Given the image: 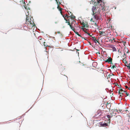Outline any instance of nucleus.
I'll return each instance as SVG.
<instances>
[{
	"mask_svg": "<svg viewBox=\"0 0 130 130\" xmlns=\"http://www.w3.org/2000/svg\"><path fill=\"white\" fill-rule=\"evenodd\" d=\"M65 20L66 21V22L68 23V24H77V23L75 21L74 19L71 18L70 16H69L68 15H66L65 17L63 16Z\"/></svg>",
	"mask_w": 130,
	"mask_h": 130,
	"instance_id": "obj_1",
	"label": "nucleus"
},
{
	"mask_svg": "<svg viewBox=\"0 0 130 130\" xmlns=\"http://www.w3.org/2000/svg\"><path fill=\"white\" fill-rule=\"evenodd\" d=\"M29 11L27 10L26 13V24H35L33 20H31L30 17H29Z\"/></svg>",
	"mask_w": 130,
	"mask_h": 130,
	"instance_id": "obj_2",
	"label": "nucleus"
},
{
	"mask_svg": "<svg viewBox=\"0 0 130 130\" xmlns=\"http://www.w3.org/2000/svg\"><path fill=\"white\" fill-rule=\"evenodd\" d=\"M70 27L74 31V32L77 35H78L82 39L84 38L82 36H81L75 30V28L73 26V25H69Z\"/></svg>",
	"mask_w": 130,
	"mask_h": 130,
	"instance_id": "obj_3",
	"label": "nucleus"
},
{
	"mask_svg": "<svg viewBox=\"0 0 130 130\" xmlns=\"http://www.w3.org/2000/svg\"><path fill=\"white\" fill-rule=\"evenodd\" d=\"M39 41L41 44H43L44 46L45 47H46L48 46V45H45V40L44 39H40V40H39Z\"/></svg>",
	"mask_w": 130,
	"mask_h": 130,
	"instance_id": "obj_4",
	"label": "nucleus"
},
{
	"mask_svg": "<svg viewBox=\"0 0 130 130\" xmlns=\"http://www.w3.org/2000/svg\"><path fill=\"white\" fill-rule=\"evenodd\" d=\"M94 15V17L95 19L98 20L100 19V14L99 13H95Z\"/></svg>",
	"mask_w": 130,
	"mask_h": 130,
	"instance_id": "obj_5",
	"label": "nucleus"
},
{
	"mask_svg": "<svg viewBox=\"0 0 130 130\" xmlns=\"http://www.w3.org/2000/svg\"><path fill=\"white\" fill-rule=\"evenodd\" d=\"M92 11L93 12V15H94L96 13V10H97L95 6H93L92 9Z\"/></svg>",
	"mask_w": 130,
	"mask_h": 130,
	"instance_id": "obj_6",
	"label": "nucleus"
},
{
	"mask_svg": "<svg viewBox=\"0 0 130 130\" xmlns=\"http://www.w3.org/2000/svg\"><path fill=\"white\" fill-rule=\"evenodd\" d=\"M112 59L110 57H109L107 60H103L105 62L110 63V62H112Z\"/></svg>",
	"mask_w": 130,
	"mask_h": 130,
	"instance_id": "obj_7",
	"label": "nucleus"
},
{
	"mask_svg": "<svg viewBox=\"0 0 130 130\" xmlns=\"http://www.w3.org/2000/svg\"><path fill=\"white\" fill-rule=\"evenodd\" d=\"M57 4L58 5L57 8L60 11V13H62V10L63 9L61 8L59 6V5L61 4V3L59 2V3Z\"/></svg>",
	"mask_w": 130,
	"mask_h": 130,
	"instance_id": "obj_8",
	"label": "nucleus"
},
{
	"mask_svg": "<svg viewBox=\"0 0 130 130\" xmlns=\"http://www.w3.org/2000/svg\"><path fill=\"white\" fill-rule=\"evenodd\" d=\"M73 26L74 27L75 29L77 30H79V29L81 28V27H80L79 25H77L76 26L75 25H74V26Z\"/></svg>",
	"mask_w": 130,
	"mask_h": 130,
	"instance_id": "obj_9",
	"label": "nucleus"
},
{
	"mask_svg": "<svg viewBox=\"0 0 130 130\" xmlns=\"http://www.w3.org/2000/svg\"><path fill=\"white\" fill-rule=\"evenodd\" d=\"M86 25H83L81 27V29L83 30V31H84L85 33H86V32H87V31H86L87 29H86V30H85V29L84 28H85L86 26Z\"/></svg>",
	"mask_w": 130,
	"mask_h": 130,
	"instance_id": "obj_10",
	"label": "nucleus"
},
{
	"mask_svg": "<svg viewBox=\"0 0 130 130\" xmlns=\"http://www.w3.org/2000/svg\"><path fill=\"white\" fill-rule=\"evenodd\" d=\"M106 26H105L106 28L109 29V28H110V29H112V26L111 25H106Z\"/></svg>",
	"mask_w": 130,
	"mask_h": 130,
	"instance_id": "obj_11",
	"label": "nucleus"
},
{
	"mask_svg": "<svg viewBox=\"0 0 130 130\" xmlns=\"http://www.w3.org/2000/svg\"><path fill=\"white\" fill-rule=\"evenodd\" d=\"M126 58V56H125V57H124L123 59V62L125 63V64H127V62L125 58Z\"/></svg>",
	"mask_w": 130,
	"mask_h": 130,
	"instance_id": "obj_12",
	"label": "nucleus"
},
{
	"mask_svg": "<svg viewBox=\"0 0 130 130\" xmlns=\"http://www.w3.org/2000/svg\"><path fill=\"white\" fill-rule=\"evenodd\" d=\"M111 104L110 103L107 102L106 104V107L107 108H110L111 107Z\"/></svg>",
	"mask_w": 130,
	"mask_h": 130,
	"instance_id": "obj_13",
	"label": "nucleus"
},
{
	"mask_svg": "<svg viewBox=\"0 0 130 130\" xmlns=\"http://www.w3.org/2000/svg\"><path fill=\"white\" fill-rule=\"evenodd\" d=\"M100 126H107L108 125L106 123H101L100 124Z\"/></svg>",
	"mask_w": 130,
	"mask_h": 130,
	"instance_id": "obj_14",
	"label": "nucleus"
},
{
	"mask_svg": "<svg viewBox=\"0 0 130 130\" xmlns=\"http://www.w3.org/2000/svg\"><path fill=\"white\" fill-rule=\"evenodd\" d=\"M99 33H100L101 35H102L103 34H105V35H104V36H105L106 34L105 32L104 31H99Z\"/></svg>",
	"mask_w": 130,
	"mask_h": 130,
	"instance_id": "obj_15",
	"label": "nucleus"
},
{
	"mask_svg": "<svg viewBox=\"0 0 130 130\" xmlns=\"http://www.w3.org/2000/svg\"><path fill=\"white\" fill-rule=\"evenodd\" d=\"M62 0H56V2L57 4H58V3H59V2H60V3H61Z\"/></svg>",
	"mask_w": 130,
	"mask_h": 130,
	"instance_id": "obj_16",
	"label": "nucleus"
},
{
	"mask_svg": "<svg viewBox=\"0 0 130 130\" xmlns=\"http://www.w3.org/2000/svg\"><path fill=\"white\" fill-rule=\"evenodd\" d=\"M72 14H71V15H70L71 18L72 19H74L75 18V17L74 15H72Z\"/></svg>",
	"mask_w": 130,
	"mask_h": 130,
	"instance_id": "obj_17",
	"label": "nucleus"
},
{
	"mask_svg": "<svg viewBox=\"0 0 130 130\" xmlns=\"http://www.w3.org/2000/svg\"><path fill=\"white\" fill-rule=\"evenodd\" d=\"M93 38L92 40L94 42H95V40H96V38L95 37H91Z\"/></svg>",
	"mask_w": 130,
	"mask_h": 130,
	"instance_id": "obj_18",
	"label": "nucleus"
},
{
	"mask_svg": "<svg viewBox=\"0 0 130 130\" xmlns=\"http://www.w3.org/2000/svg\"><path fill=\"white\" fill-rule=\"evenodd\" d=\"M63 78H65L66 80H68V78L67 77V76H66L65 75H63Z\"/></svg>",
	"mask_w": 130,
	"mask_h": 130,
	"instance_id": "obj_19",
	"label": "nucleus"
},
{
	"mask_svg": "<svg viewBox=\"0 0 130 130\" xmlns=\"http://www.w3.org/2000/svg\"><path fill=\"white\" fill-rule=\"evenodd\" d=\"M116 66L115 65H113L111 67V69H113L114 68H116Z\"/></svg>",
	"mask_w": 130,
	"mask_h": 130,
	"instance_id": "obj_20",
	"label": "nucleus"
},
{
	"mask_svg": "<svg viewBox=\"0 0 130 130\" xmlns=\"http://www.w3.org/2000/svg\"><path fill=\"white\" fill-rule=\"evenodd\" d=\"M118 93L119 94H122V93H123V92H121L120 90L119 89V91L118 92Z\"/></svg>",
	"mask_w": 130,
	"mask_h": 130,
	"instance_id": "obj_21",
	"label": "nucleus"
},
{
	"mask_svg": "<svg viewBox=\"0 0 130 130\" xmlns=\"http://www.w3.org/2000/svg\"><path fill=\"white\" fill-rule=\"evenodd\" d=\"M112 49L113 51H116V48L114 47H112Z\"/></svg>",
	"mask_w": 130,
	"mask_h": 130,
	"instance_id": "obj_22",
	"label": "nucleus"
},
{
	"mask_svg": "<svg viewBox=\"0 0 130 130\" xmlns=\"http://www.w3.org/2000/svg\"><path fill=\"white\" fill-rule=\"evenodd\" d=\"M110 21H111V20L110 19H108V22H109L108 23L109 24H111V22H110Z\"/></svg>",
	"mask_w": 130,
	"mask_h": 130,
	"instance_id": "obj_23",
	"label": "nucleus"
},
{
	"mask_svg": "<svg viewBox=\"0 0 130 130\" xmlns=\"http://www.w3.org/2000/svg\"><path fill=\"white\" fill-rule=\"evenodd\" d=\"M57 33L58 34H60V35L61 36H62V34L61 33V32H60V31H58L57 32Z\"/></svg>",
	"mask_w": 130,
	"mask_h": 130,
	"instance_id": "obj_24",
	"label": "nucleus"
},
{
	"mask_svg": "<svg viewBox=\"0 0 130 130\" xmlns=\"http://www.w3.org/2000/svg\"><path fill=\"white\" fill-rule=\"evenodd\" d=\"M107 118H109V120H110V118H111V117H110V115H107Z\"/></svg>",
	"mask_w": 130,
	"mask_h": 130,
	"instance_id": "obj_25",
	"label": "nucleus"
},
{
	"mask_svg": "<svg viewBox=\"0 0 130 130\" xmlns=\"http://www.w3.org/2000/svg\"><path fill=\"white\" fill-rule=\"evenodd\" d=\"M120 91H121V92H123H123H125V91H123V90L122 89H120Z\"/></svg>",
	"mask_w": 130,
	"mask_h": 130,
	"instance_id": "obj_26",
	"label": "nucleus"
},
{
	"mask_svg": "<svg viewBox=\"0 0 130 130\" xmlns=\"http://www.w3.org/2000/svg\"><path fill=\"white\" fill-rule=\"evenodd\" d=\"M114 111H116L117 112H118V113H119V112H118V109H114Z\"/></svg>",
	"mask_w": 130,
	"mask_h": 130,
	"instance_id": "obj_27",
	"label": "nucleus"
},
{
	"mask_svg": "<svg viewBox=\"0 0 130 130\" xmlns=\"http://www.w3.org/2000/svg\"><path fill=\"white\" fill-rule=\"evenodd\" d=\"M102 8L101 9V10L103 11H105V9L104 7V6L103 7L102 6Z\"/></svg>",
	"mask_w": 130,
	"mask_h": 130,
	"instance_id": "obj_28",
	"label": "nucleus"
},
{
	"mask_svg": "<svg viewBox=\"0 0 130 130\" xmlns=\"http://www.w3.org/2000/svg\"><path fill=\"white\" fill-rule=\"evenodd\" d=\"M92 22H95V20H93V19L92 18H91L90 20Z\"/></svg>",
	"mask_w": 130,
	"mask_h": 130,
	"instance_id": "obj_29",
	"label": "nucleus"
},
{
	"mask_svg": "<svg viewBox=\"0 0 130 130\" xmlns=\"http://www.w3.org/2000/svg\"><path fill=\"white\" fill-rule=\"evenodd\" d=\"M125 93H126L125 94H126V96H129V94H128V93H127V92H126V91H125Z\"/></svg>",
	"mask_w": 130,
	"mask_h": 130,
	"instance_id": "obj_30",
	"label": "nucleus"
},
{
	"mask_svg": "<svg viewBox=\"0 0 130 130\" xmlns=\"http://www.w3.org/2000/svg\"><path fill=\"white\" fill-rule=\"evenodd\" d=\"M125 95H123V93H122V94H121L120 95V97H122V96H124Z\"/></svg>",
	"mask_w": 130,
	"mask_h": 130,
	"instance_id": "obj_31",
	"label": "nucleus"
},
{
	"mask_svg": "<svg viewBox=\"0 0 130 130\" xmlns=\"http://www.w3.org/2000/svg\"><path fill=\"white\" fill-rule=\"evenodd\" d=\"M122 42L123 43V44L124 45H125L126 42L125 41H123Z\"/></svg>",
	"mask_w": 130,
	"mask_h": 130,
	"instance_id": "obj_32",
	"label": "nucleus"
},
{
	"mask_svg": "<svg viewBox=\"0 0 130 130\" xmlns=\"http://www.w3.org/2000/svg\"><path fill=\"white\" fill-rule=\"evenodd\" d=\"M95 42L96 44L97 43V42L99 43V40L98 39H96V40H95V42Z\"/></svg>",
	"mask_w": 130,
	"mask_h": 130,
	"instance_id": "obj_33",
	"label": "nucleus"
},
{
	"mask_svg": "<svg viewBox=\"0 0 130 130\" xmlns=\"http://www.w3.org/2000/svg\"><path fill=\"white\" fill-rule=\"evenodd\" d=\"M86 26L85 28H84L85 29H86V28L88 27H89V25H86Z\"/></svg>",
	"mask_w": 130,
	"mask_h": 130,
	"instance_id": "obj_34",
	"label": "nucleus"
},
{
	"mask_svg": "<svg viewBox=\"0 0 130 130\" xmlns=\"http://www.w3.org/2000/svg\"><path fill=\"white\" fill-rule=\"evenodd\" d=\"M98 2L99 3H100L101 2H102V0H99V1H98Z\"/></svg>",
	"mask_w": 130,
	"mask_h": 130,
	"instance_id": "obj_35",
	"label": "nucleus"
},
{
	"mask_svg": "<svg viewBox=\"0 0 130 130\" xmlns=\"http://www.w3.org/2000/svg\"><path fill=\"white\" fill-rule=\"evenodd\" d=\"M122 56H123L124 57H125L126 56V54L125 52L124 53V54Z\"/></svg>",
	"mask_w": 130,
	"mask_h": 130,
	"instance_id": "obj_36",
	"label": "nucleus"
},
{
	"mask_svg": "<svg viewBox=\"0 0 130 130\" xmlns=\"http://www.w3.org/2000/svg\"><path fill=\"white\" fill-rule=\"evenodd\" d=\"M122 110L121 109H119V111H119V113L120 112H122Z\"/></svg>",
	"mask_w": 130,
	"mask_h": 130,
	"instance_id": "obj_37",
	"label": "nucleus"
},
{
	"mask_svg": "<svg viewBox=\"0 0 130 130\" xmlns=\"http://www.w3.org/2000/svg\"><path fill=\"white\" fill-rule=\"evenodd\" d=\"M127 67H128L129 68V69H130V65L129 64V65H128V66H126Z\"/></svg>",
	"mask_w": 130,
	"mask_h": 130,
	"instance_id": "obj_38",
	"label": "nucleus"
},
{
	"mask_svg": "<svg viewBox=\"0 0 130 130\" xmlns=\"http://www.w3.org/2000/svg\"><path fill=\"white\" fill-rule=\"evenodd\" d=\"M68 12V13H69V14H70H70H72V12H70V11H69V12Z\"/></svg>",
	"mask_w": 130,
	"mask_h": 130,
	"instance_id": "obj_39",
	"label": "nucleus"
},
{
	"mask_svg": "<svg viewBox=\"0 0 130 130\" xmlns=\"http://www.w3.org/2000/svg\"><path fill=\"white\" fill-rule=\"evenodd\" d=\"M110 117H112L113 116H112V114H111V113L110 114Z\"/></svg>",
	"mask_w": 130,
	"mask_h": 130,
	"instance_id": "obj_40",
	"label": "nucleus"
},
{
	"mask_svg": "<svg viewBox=\"0 0 130 130\" xmlns=\"http://www.w3.org/2000/svg\"><path fill=\"white\" fill-rule=\"evenodd\" d=\"M32 27H33L34 26H35L36 25H32Z\"/></svg>",
	"mask_w": 130,
	"mask_h": 130,
	"instance_id": "obj_41",
	"label": "nucleus"
},
{
	"mask_svg": "<svg viewBox=\"0 0 130 130\" xmlns=\"http://www.w3.org/2000/svg\"><path fill=\"white\" fill-rule=\"evenodd\" d=\"M87 34L89 36L90 35V34L89 33H88Z\"/></svg>",
	"mask_w": 130,
	"mask_h": 130,
	"instance_id": "obj_42",
	"label": "nucleus"
},
{
	"mask_svg": "<svg viewBox=\"0 0 130 130\" xmlns=\"http://www.w3.org/2000/svg\"><path fill=\"white\" fill-rule=\"evenodd\" d=\"M125 87H126V88H128V87L127 86H125Z\"/></svg>",
	"mask_w": 130,
	"mask_h": 130,
	"instance_id": "obj_43",
	"label": "nucleus"
},
{
	"mask_svg": "<svg viewBox=\"0 0 130 130\" xmlns=\"http://www.w3.org/2000/svg\"><path fill=\"white\" fill-rule=\"evenodd\" d=\"M128 51H128V50H127V52H126V53H128Z\"/></svg>",
	"mask_w": 130,
	"mask_h": 130,
	"instance_id": "obj_44",
	"label": "nucleus"
},
{
	"mask_svg": "<svg viewBox=\"0 0 130 130\" xmlns=\"http://www.w3.org/2000/svg\"><path fill=\"white\" fill-rule=\"evenodd\" d=\"M111 64H113V63H112V62H110Z\"/></svg>",
	"mask_w": 130,
	"mask_h": 130,
	"instance_id": "obj_45",
	"label": "nucleus"
},
{
	"mask_svg": "<svg viewBox=\"0 0 130 130\" xmlns=\"http://www.w3.org/2000/svg\"><path fill=\"white\" fill-rule=\"evenodd\" d=\"M86 39H87V38H86V39L84 38H83V39H84L85 40H87Z\"/></svg>",
	"mask_w": 130,
	"mask_h": 130,
	"instance_id": "obj_46",
	"label": "nucleus"
},
{
	"mask_svg": "<svg viewBox=\"0 0 130 130\" xmlns=\"http://www.w3.org/2000/svg\"><path fill=\"white\" fill-rule=\"evenodd\" d=\"M86 39H87V38H86V39L84 38H83V39H84L85 40H87Z\"/></svg>",
	"mask_w": 130,
	"mask_h": 130,
	"instance_id": "obj_47",
	"label": "nucleus"
},
{
	"mask_svg": "<svg viewBox=\"0 0 130 130\" xmlns=\"http://www.w3.org/2000/svg\"><path fill=\"white\" fill-rule=\"evenodd\" d=\"M117 85L119 87V85H118V84H117Z\"/></svg>",
	"mask_w": 130,
	"mask_h": 130,
	"instance_id": "obj_48",
	"label": "nucleus"
},
{
	"mask_svg": "<svg viewBox=\"0 0 130 130\" xmlns=\"http://www.w3.org/2000/svg\"><path fill=\"white\" fill-rule=\"evenodd\" d=\"M94 24H95V25L97 24L96 23H94Z\"/></svg>",
	"mask_w": 130,
	"mask_h": 130,
	"instance_id": "obj_49",
	"label": "nucleus"
},
{
	"mask_svg": "<svg viewBox=\"0 0 130 130\" xmlns=\"http://www.w3.org/2000/svg\"><path fill=\"white\" fill-rule=\"evenodd\" d=\"M88 33V32L87 31V32H86V33L87 34Z\"/></svg>",
	"mask_w": 130,
	"mask_h": 130,
	"instance_id": "obj_50",
	"label": "nucleus"
},
{
	"mask_svg": "<svg viewBox=\"0 0 130 130\" xmlns=\"http://www.w3.org/2000/svg\"><path fill=\"white\" fill-rule=\"evenodd\" d=\"M93 63H96V62H93Z\"/></svg>",
	"mask_w": 130,
	"mask_h": 130,
	"instance_id": "obj_51",
	"label": "nucleus"
},
{
	"mask_svg": "<svg viewBox=\"0 0 130 130\" xmlns=\"http://www.w3.org/2000/svg\"><path fill=\"white\" fill-rule=\"evenodd\" d=\"M89 36H90L91 37H92L91 35H89Z\"/></svg>",
	"mask_w": 130,
	"mask_h": 130,
	"instance_id": "obj_52",
	"label": "nucleus"
},
{
	"mask_svg": "<svg viewBox=\"0 0 130 130\" xmlns=\"http://www.w3.org/2000/svg\"><path fill=\"white\" fill-rule=\"evenodd\" d=\"M114 38H113V40H114Z\"/></svg>",
	"mask_w": 130,
	"mask_h": 130,
	"instance_id": "obj_53",
	"label": "nucleus"
},
{
	"mask_svg": "<svg viewBox=\"0 0 130 130\" xmlns=\"http://www.w3.org/2000/svg\"><path fill=\"white\" fill-rule=\"evenodd\" d=\"M45 43H45V45H46V44Z\"/></svg>",
	"mask_w": 130,
	"mask_h": 130,
	"instance_id": "obj_54",
	"label": "nucleus"
},
{
	"mask_svg": "<svg viewBox=\"0 0 130 130\" xmlns=\"http://www.w3.org/2000/svg\"><path fill=\"white\" fill-rule=\"evenodd\" d=\"M114 113L113 112V113H112V112L111 113Z\"/></svg>",
	"mask_w": 130,
	"mask_h": 130,
	"instance_id": "obj_55",
	"label": "nucleus"
},
{
	"mask_svg": "<svg viewBox=\"0 0 130 130\" xmlns=\"http://www.w3.org/2000/svg\"><path fill=\"white\" fill-rule=\"evenodd\" d=\"M111 41H112V40H111Z\"/></svg>",
	"mask_w": 130,
	"mask_h": 130,
	"instance_id": "obj_56",
	"label": "nucleus"
},
{
	"mask_svg": "<svg viewBox=\"0 0 130 130\" xmlns=\"http://www.w3.org/2000/svg\"><path fill=\"white\" fill-rule=\"evenodd\" d=\"M82 25H83V24H82Z\"/></svg>",
	"mask_w": 130,
	"mask_h": 130,
	"instance_id": "obj_57",
	"label": "nucleus"
},
{
	"mask_svg": "<svg viewBox=\"0 0 130 130\" xmlns=\"http://www.w3.org/2000/svg\"><path fill=\"white\" fill-rule=\"evenodd\" d=\"M55 1H56V0H55Z\"/></svg>",
	"mask_w": 130,
	"mask_h": 130,
	"instance_id": "obj_58",
	"label": "nucleus"
}]
</instances>
